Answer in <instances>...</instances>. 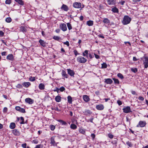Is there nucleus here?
I'll list each match as a JSON object with an SVG mask.
<instances>
[{"mask_svg": "<svg viewBox=\"0 0 148 148\" xmlns=\"http://www.w3.org/2000/svg\"><path fill=\"white\" fill-rule=\"evenodd\" d=\"M84 52L85 53V54L86 55V57H88V51L87 50H85V51H84Z\"/></svg>", "mask_w": 148, "mask_h": 148, "instance_id": "0e129e2a", "label": "nucleus"}, {"mask_svg": "<svg viewBox=\"0 0 148 148\" xmlns=\"http://www.w3.org/2000/svg\"><path fill=\"white\" fill-rule=\"evenodd\" d=\"M131 20V19L127 15L125 16L122 21V23L124 25H127L129 23Z\"/></svg>", "mask_w": 148, "mask_h": 148, "instance_id": "f257e3e1", "label": "nucleus"}, {"mask_svg": "<svg viewBox=\"0 0 148 148\" xmlns=\"http://www.w3.org/2000/svg\"><path fill=\"white\" fill-rule=\"evenodd\" d=\"M126 144L130 147H132V144L129 141L127 142Z\"/></svg>", "mask_w": 148, "mask_h": 148, "instance_id": "a18cd8bd", "label": "nucleus"}, {"mask_svg": "<svg viewBox=\"0 0 148 148\" xmlns=\"http://www.w3.org/2000/svg\"><path fill=\"white\" fill-rule=\"evenodd\" d=\"M11 3V0H6L5 1V3L6 4H10Z\"/></svg>", "mask_w": 148, "mask_h": 148, "instance_id": "09e8293b", "label": "nucleus"}, {"mask_svg": "<svg viewBox=\"0 0 148 148\" xmlns=\"http://www.w3.org/2000/svg\"><path fill=\"white\" fill-rule=\"evenodd\" d=\"M38 141L37 140L35 139L32 141V143L35 144H37L38 143Z\"/></svg>", "mask_w": 148, "mask_h": 148, "instance_id": "8fccbe9b", "label": "nucleus"}, {"mask_svg": "<svg viewBox=\"0 0 148 148\" xmlns=\"http://www.w3.org/2000/svg\"><path fill=\"white\" fill-rule=\"evenodd\" d=\"M71 128L73 129H75L77 128V126L74 124H71L70 125Z\"/></svg>", "mask_w": 148, "mask_h": 148, "instance_id": "2f4dec72", "label": "nucleus"}, {"mask_svg": "<svg viewBox=\"0 0 148 148\" xmlns=\"http://www.w3.org/2000/svg\"><path fill=\"white\" fill-rule=\"evenodd\" d=\"M94 55H95V58L96 59H98L99 58H100L99 56V55H98L95 53H94Z\"/></svg>", "mask_w": 148, "mask_h": 148, "instance_id": "69168bd1", "label": "nucleus"}, {"mask_svg": "<svg viewBox=\"0 0 148 148\" xmlns=\"http://www.w3.org/2000/svg\"><path fill=\"white\" fill-rule=\"evenodd\" d=\"M68 73L69 75L70 76H74V75L75 74V73L74 71L71 69H67Z\"/></svg>", "mask_w": 148, "mask_h": 148, "instance_id": "1a4fd4ad", "label": "nucleus"}, {"mask_svg": "<svg viewBox=\"0 0 148 148\" xmlns=\"http://www.w3.org/2000/svg\"><path fill=\"white\" fill-rule=\"evenodd\" d=\"M53 38L56 40H58L60 39V38L59 36H53Z\"/></svg>", "mask_w": 148, "mask_h": 148, "instance_id": "37998d69", "label": "nucleus"}, {"mask_svg": "<svg viewBox=\"0 0 148 148\" xmlns=\"http://www.w3.org/2000/svg\"><path fill=\"white\" fill-rule=\"evenodd\" d=\"M17 87L18 88H22L23 87V86L21 84H18L17 85Z\"/></svg>", "mask_w": 148, "mask_h": 148, "instance_id": "13d9d810", "label": "nucleus"}, {"mask_svg": "<svg viewBox=\"0 0 148 148\" xmlns=\"http://www.w3.org/2000/svg\"><path fill=\"white\" fill-rule=\"evenodd\" d=\"M38 88L40 90H43L45 88V85L43 83H40L39 85Z\"/></svg>", "mask_w": 148, "mask_h": 148, "instance_id": "412c9836", "label": "nucleus"}, {"mask_svg": "<svg viewBox=\"0 0 148 148\" xmlns=\"http://www.w3.org/2000/svg\"><path fill=\"white\" fill-rule=\"evenodd\" d=\"M83 113H84V115H90L92 114V112L90 110L86 109L83 112Z\"/></svg>", "mask_w": 148, "mask_h": 148, "instance_id": "2eb2a0df", "label": "nucleus"}, {"mask_svg": "<svg viewBox=\"0 0 148 148\" xmlns=\"http://www.w3.org/2000/svg\"><path fill=\"white\" fill-rule=\"evenodd\" d=\"M144 60H143V64L145 68H147L148 67V57H144Z\"/></svg>", "mask_w": 148, "mask_h": 148, "instance_id": "7ed1b4c3", "label": "nucleus"}, {"mask_svg": "<svg viewBox=\"0 0 148 148\" xmlns=\"http://www.w3.org/2000/svg\"><path fill=\"white\" fill-rule=\"evenodd\" d=\"M4 33L2 31H0V36L2 37L4 36Z\"/></svg>", "mask_w": 148, "mask_h": 148, "instance_id": "e2e57ef3", "label": "nucleus"}, {"mask_svg": "<svg viewBox=\"0 0 148 148\" xmlns=\"http://www.w3.org/2000/svg\"><path fill=\"white\" fill-rule=\"evenodd\" d=\"M39 42L41 46L43 47H45L46 45V43L43 40L40 39L39 40Z\"/></svg>", "mask_w": 148, "mask_h": 148, "instance_id": "5701e85b", "label": "nucleus"}, {"mask_svg": "<svg viewBox=\"0 0 148 148\" xmlns=\"http://www.w3.org/2000/svg\"><path fill=\"white\" fill-rule=\"evenodd\" d=\"M101 68H106L107 67V64L105 63H103L101 64Z\"/></svg>", "mask_w": 148, "mask_h": 148, "instance_id": "f704fd0d", "label": "nucleus"}, {"mask_svg": "<svg viewBox=\"0 0 148 148\" xmlns=\"http://www.w3.org/2000/svg\"><path fill=\"white\" fill-rule=\"evenodd\" d=\"M111 143L113 145H115V146H116V144L117 143V139H115L112 140L111 141Z\"/></svg>", "mask_w": 148, "mask_h": 148, "instance_id": "e433bc0d", "label": "nucleus"}, {"mask_svg": "<svg viewBox=\"0 0 148 148\" xmlns=\"http://www.w3.org/2000/svg\"><path fill=\"white\" fill-rule=\"evenodd\" d=\"M113 80L115 84H119V81L118 79L113 78Z\"/></svg>", "mask_w": 148, "mask_h": 148, "instance_id": "c9c22d12", "label": "nucleus"}, {"mask_svg": "<svg viewBox=\"0 0 148 148\" xmlns=\"http://www.w3.org/2000/svg\"><path fill=\"white\" fill-rule=\"evenodd\" d=\"M146 123L145 121H140L139 123V125L141 127H143L145 125Z\"/></svg>", "mask_w": 148, "mask_h": 148, "instance_id": "6ab92c4d", "label": "nucleus"}, {"mask_svg": "<svg viewBox=\"0 0 148 148\" xmlns=\"http://www.w3.org/2000/svg\"><path fill=\"white\" fill-rule=\"evenodd\" d=\"M79 132L80 133L83 134H84L85 133V130L82 129H80L79 130Z\"/></svg>", "mask_w": 148, "mask_h": 148, "instance_id": "ea45409f", "label": "nucleus"}, {"mask_svg": "<svg viewBox=\"0 0 148 148\" xmlns=\"http://www.w3.org/2000/svg\"><path fill=\"white\" fill-rule=\"evenodd\" d=\"M60 8L61 10H63L66 12L67 11L69 10V8L67 6L64 4L62 5Z\"/></svg>", "mask_w": 148, "mask_h": 148, "instance_id": "ddd939ff", "label": "nucleus"}, {"mask_svg": "<svg viewBox=\"0 0 148 148\" xmlns=\"http://www.w3.org/2000/svg\"><path fill=\"white\" fill-rule=\"evenodd\" d=\"M84 100L86 102H88L90 100V98L87 95H84L83 96Z\"/></svg>", "mask_w": 148, "mask_h": 148, "instance_id": "a211bd4d", "label": "nucleus"}, {"mask_svg": "<svg viewBox=\"0 0 148 148\" xmlns=\"http://www.w3.org/2000/svg\"><path fill=\"white\" fill-rule=\"evenodd\" d=\"M60 28L63 32L66 31L67 29L66 24L64 23L60 25Z\"/></svg>", "mask_w": 148, "mask_h": 148, "instance_id": "39448f33", "label": "nucleus"}, {"mask_svg": "<svg viewBox=\"0 0 148 148\" xmlns=\"http://www.w3.org/2000/svg\"><path fill=\"white\" fill-rule=\"evenodd\" d=\"M43 146L41 144L36 145L34 148H42Z\"/></svg>", "mask_w": 148, "mask_h": 148, "instance_id": "de8ad7c7", "label": "nucleus"}, {"mask_svg": "<svg viewBox=\"0 0 148 148\" xmlns=\"http://www.w3.org/2000/svg\"><path fill=\"white\" fill-rule=\"evenodd\" d=\"M12 133L15 136H18L20 135V132L17 129H15L12 131Z\"/></svg>", "mask_w": 148, "mask_h": 148, "instance_id": "f8f14e48", "label": "nucleus"}, {"mask_svg": "<svg viewBox=\"0 0 148 148\" xmlns=\"http://www.w3.org/2000/svg\"><path fill=\"white\" fill-rule=\"evenodd\" d=\"M62 75L63 77H64L66 78H68L69 76L66 73L65 71L64 70H62Z\"/></svg>", "mask_w": 148, "mask_h": 148, "instance_id": "aec40b11", "label": "nucleus"}, {"mask_svg": "<svg viewBox=\"0 0 148 148\" xmlns=\"http://www.w3.org/2000/svg\"><path fill=\"white\" fill-rule=\"evenodd\" d=\"M77 61L79 63H84L86 62L87 59L83 57L80 56L77 58Z\"/></svg>", "mask_w": 148, "mask_h": 148, "instance_id": "f03ea898", "label": "nucleus"}, {"mask_svg": "<svg viewBox=\"0 0 148 148\" xmlns=\"http://www.w3.org/2000/svg\"><path fill=\"white\" fill-rule=\"evenodd\" d=\"M22 147H23V148H26V146H27V144L26 143L22 144Z\"/></svg>", "mask_w": 148, "mask_h": 148, "instance_id": "bf43d9fd", "label": "nucleus"}, {"mask_svg": "<svg viewBox=\"0 0 148 148\" xmlns=\"http://www.w3.org/2000/svg\"><path fill=\"white\" fill-rule=\"evenodd\" d=\"M7 108L6 107H5L4 108L3 111L4 112H6L7 111Z\"/></svg>", "mask_w": 148, "mask_h": 148, "instance_id": "774afa93", "label": "nucleus"}, {"mask_svg": "<svg viewBox=\"0 0 148 148\" xmlns=\"http://www.w3.org/2000/svg\"><path fill=\"white\" fill-rule=\"evenodd\" d=\"M5 21L8 23H10L11 21V19L10 17H8L6 18Z\"/></svg>", "mask_w": 148, "mask_h": 148, "instance_id": "4c0bfd02", "label": "nucleus"}, {"mask_svg": "<svg viewBox=\"0 0 148 148\" xmlns=\"http://www.w3.org/2000/svg\"><path fill=\"white\" fill-rule=\"evenodd\" d=\"M15 124L14 123H11L10 124V129H13L15 128Z\"/></svg>", "mask_w": 148, "mask_h": 148, "instance_id": "cd10ccee", "label": "nucleus"}, {"mask_svg": "<svg viewBox=\"0 0 148 148\" xmlns=\"http://www.w3.org/2000/svg\"><path fill=\"white\" fill-rule=\"evenodd\" d=\"M108 137L111 139L112 138L114 137L113 135L110 133L108 134Z\"/></svg>", "mask_w": 148, "mask_h": 148, "instance_id": "603ef678", "label": "nucleus"}, {"mask_svg": "<svg viewBox=\"0 0 148 148\" xmlns=\"http://www.w3.org/2000/svg\"><path fill=\"white\" fill-rule=\"evenodd\" d=\"M63 43L64 44L66 45L67 47H69V43L68 41H66V42H63Z\"/></svg>", "mask_w": 148, "mask_h": 148, "instance_id": "864d4df0", "label": "nucleus"}, {"mask_svg": "<svg viewBox=\"0 0 148 148\" xmlns=\"http://www.w3.org/2000/svg\"><path fill=\"white\" fill-rule=\"evenodd\" d=\"M58 143H56L55 141V137L52 136L51 138V142L50 144L52 145L53 146H56L57 144Z\"/></svg>", "mask_w": 148, "mask_h": 148, "instance_id": "6e6552de", "label": "nucleus"}, {"mask_svg": "<svg viewBox=\"0 0 148 148\" xmlns=\"http://www.w3.org/2000/svg\"><path fill=\"white\" fill-rule=\"evenodd\" d=\"M93 21L89 20L87 22V24L89 26H91L93 25Z\"/></svg>", "mask_w": 148, "mask_h": 148, "instance_id": "c85d7f7f", "label": "nucleus"}, {"mask_svg": "<svg viewBox=\"0 0 148 148\" xmlns=\"http://www.w3.org/2000/svg\"><path fill=\"white\" fill-rule=\"evenodd\" d=\"M96 108L97 110H101L103 109L104 107L103 105L101 104L97 105Z\"/></svg>", "mask_w": 148, "mask_h": 148, "instance_id": "4468645a", "label": "nucleus"}, {"mask_svg": "<svg viewBox=\"0 0 148 148\" xmlns=\"http://www.w3.org/2000/svg\"><path fill=\"white\" fill-rule=\"evenodd\" d=\"M23 86L27 88L31 85V83L29 82H24L22 84Z\"/></svg>", "mask_w": 148, "mask_h": 148, "instance_id": "4be33fe9", "label": "nucleus"}, {"mask_svg": "<svg viewBox=\"0 0 148 148\" xmlns=\"http://www.w3.org/2000/svg\"><path fill=\"white\" fill-rule=\"evenodd\" d=\"M55 100L57 102H60L61 101V98L60 96H57L55 97Z\"/></svg>", "mask_w": 148, "mask_h": 148, "instance_id": "b1692460", "label": "nucleus"}, {"mask_svg": "<svg viewBox=\"0 0 148 148\" xmlns=\"http://www.w3.org/2000/svg\"><path fill=\"white\" fill-rule=\"evenodd\" d=\"M74 52L75 56H77V55L79 54L78 53L77 51L76 50H74Z\"/></svg>", "mask_w": 148, "mask_h": 148, "instance_id": "6e6d98bb", "label": "nucleus"}, {"mask_svg": "<svg viewBox=\"0 0 148 148\" xmlns=\"http://www.w3.org/2000/svg\"><path fill=\"white\" fill-rule=\"evenodd\" d=\"M68 101L70 104L72 103V99L71 97L70 96H69L67 97Z\"/></svg>", "mask_w": 148, "mask_h": 148, "instance_id": "c756f323", "label": "nucleus"}, {"mask_svg": "<svg viewBox=\"0 0 148 148\" xmlns=\"http://www.w3.org/2000/svg\"><path fill=\"white\" fill-rule=\"evenodd\" d=\"M82 4L80 2H75L73 3V7L76 8H79L81 7Z\"/></svg>", "mask_w": 148, "mask_h": 148, "instance_id": "423d86ee", "label": "nucleus"}, {"mask_svg": "<svg viewBox=\"0 0 148 148\" xmlns=\"http://www.w3.org/2000/svg\"><path fill=\"white\" fill-rule=\"evenodd\" d=\"M20 120L21 122H20V123L21 124H24L25 123L24 121V118L23 117H21L20 118Z\"/></svg>", "mask_w": 148, "mask_h": 148, "instance_id": "a19ab883", "label": "nucleus"}, {"mask_svg": "<svg viewBox=\"0 0 148 148\" xmlns=\"http://www.w3.org/2000/svg\"><path fill=\"white\" fill-rule=\"evenodd\" d=\"M6 58L8 60L13 61L14 59V57L13 56V54H10L7 56Z\"/></svg>", "mask_w": 148, "mask_h": 148, "instance_id": "9b49d317", "label": "nucleus"}, {"mask_svg": "<svg viewBox=\"0 0 148 148\" xmlns=\"http://www.w3.org/2000/svg\"><path fill=\"white\" fill-rule=\"evenodd\" d=\"M15 1L21 5H24L23 2L22 0H15Z\"/></svg>", "mask_w": 148, "mask_h": 148, "instance_id": "7c9ffc66", "label": "nucleus"}, {"mask_svg": "<svg viewBox=\"0 0 148 148\" xmlns=\"http://www.w3.org/2000/svg\"><path fill=\"white\" fill-rule=\"evenodd\" d=\"M26 103H28L29 104H31L33 103L34 100L29 98H27L25 100Z\"/></svg>", "mask_w": 148, "mask_h": 148, "instance_id": "9d476101", "label": "nucleus"}, {"mask_svg": "<svg viewBox=\"0 0 148 148\" xmlns=\"http://www.w3.org/2000/svg\"><path fill=\"white\" fill-rule=\"evenodd\" d=\"M50 128L52 131H53L55 128V127L54 125H50Z\"/></svg>", "mask_w": 148, "mask_h": 148, "instance_id": "49530a36", "label": "nucleus"}, {"mask_svg": "<svg viewBox=\"0 0 148 148\" xmlns=\"http://www.w3.org/2000/svg\"><path fill=\"white\" fill-rule=\"evenodd\" d=\"M57 121L60 122L62 125H66L67 124V123L65 121L61 120H58Z\"/></svg>", "mask_w": 148, "mask_h": 148, "instance_id": "a878e982", "label": "nucleus"}, {"mask_svg": "<svg viewBox=\"0 0 148 148\" xmlns=\"http://www.w3.org/2000/svg\"><path fill=\"white\" fill-rule=\"evenodd\" d=\"M6 52L5 51H4L1 53V55L2 56H4L6 55Z\"/></svg>", "mask_w": 148, "mask_h": 148, "instance_id": "338daca9", "label": "nucleus"}, {"mask_svg": "<svg viewBox=\"0 0 148 148\" xmlns=\"http://www.w3.org/2000/svg\"><path fill=\"white\" fill-rule=\"evenodd\" d=\"M117 76L119 77L121 79H122L124 78L123 75L120 73H118L117 74Z\"/></svg>", "mask_w": 148, "mask_h": 148, "instance_id": "58836bf2", "label": "nucleus"}, {"mask_svg": "<svg viewBox=\"0 0 148 148\" xmlns=\"http://www.w3.org/2000/svg\"><path fill=\"white\" fill-rule=\"evenodd\" d=\"M117 102L118 105L119 106L121 105L122 104V102L120 100H117Z\"/></svg>", "mask_w": 148, "mask_h": 148, "instance_id": "3c124183", "label": "nucleus"}, {"mask_svg": "<svg viewBox=\"0 0 148 148\" xmlns=\"http://www.w3.org/2000/svg\"><path fill=\"white\" fill-rule=\"evenodd\" d=\"M103 23L105 24H108L110 23V20L108 19L107 18H104L103 20Z\"/></svg>", "mask_w": 148, "mask_h": 148, "instance_id": "bb28decb", "label": "nucleus"}, {"mask_svg": "<svg viewBox=\"0 0 148 148\" xmlns=\"http://www.w3.org/2000/svg\"><path fill=\"white\" fill-rule=\"evenodd\" d=\"M91 136L92 137V139L94 140V139L95 138V135L94 134H92L91 135Z\"/></svg>", "mask_w": 148, "mask_h": 148, "instance_id": "680f3d73", "label": "nucleus"}, {"mask_svg": "<svg viewBox=\"0 0 148 148\" xmlns=\"http://www.w3.org/2000/svg\"><path fill=\"white\" fill-rule=\"evenodd\" d=\"M107 3L109 5H114L115 4L116 0H108Z\"/></svg>", "mask_w": 148, "mask_h": 148, "instance_id": "dca6fc26", "label": "nucleus"}, {"mask_svg": "<svg viewBox=\"0 0 148 148\" xmlns=\"http://www.w3.org/2000/svg\"><path fill=\"white\" fill-rule=\"evenodd\" d=\"M21 30L22 32L24 33L26 31V29L24 27L21 26Z\"/></svg>", "mask_w": 148, "mask_h": 148, "instance_id": "72a5a7b5", "label": "nucleus"}, {"mask_svg": "<svg viewBox=\"0 0 148 148\" xmlns=\"http://www.w3.org/2000/svg\"><path fill=\"white\" fill-rule=\"evenodd\" d=\"M111 10L114 13H118L119 12V10L116 7H114L112 8Z\"/></svg>", "mask_w": 148, "mask_h": 148, "instance_id": "393cba45", "label": "nucleus"}, {"mask_svg": "<svg viewBox=\"0 0 148 148\" xmlns=\"http://www.w3.org/2000/svg\"><path fill=\"white\" fill-rule=\"evenodd\" d=\"M105 80V82L107 84H111L113 82L112 80L110 78L106 79Z\"/></svg>", "mask_w": 148, "mask_h": 148, "instance_id": "f3484780", "label": "nucleus"}, {"mask_svg": "<svg viewBox=\"0 0 148 148\" xmlns=\"http://www.w3.org/2000/svg\"><path fill=\"white\" fill-rule=\"evenodd\" d=\"M67 25L68 29L69 30H70L72 29V27L70 23H67Z\"/></svg>", "mask_w": 148, "mask_h": 148, "instance_id": "473e14b6", "label": "nucleus"}, {"mask_svg": "<svg viewBox=\"0 0 148 148\" xmlns=\"http://www.w3.org/2000/svg\"><path fill=\"white\" fill-rule=\"evenodd\" d=\"M35 78L34 77H31L30 78H29V80L30 81L33 82L35 80Z\"/></svg>", "mask_w": 148, "mask_h": 148, "instance_id": "c03bdc74", "label": "nucleus"}, {"mask_svg": "<svg viewBox=\"0 0 148 148\" xmlns=\"http://www.w3.org/2000/svg\"><path fill=\"white\" fill-rule=\"evenodd\" d=\"M65 90V88L64 87H61L59 89V90H60L61 92H63Z\"/></svg>", "mask_w": 148, "mask_h": 148, "instance_id": "5fc2aeb1", "label": "nucleus"}, {"mask_svg": "<svg viewBox=\"0 0 148 148\" xmlns=\"http://www.w3.org/2000/svg\"><path fill=\"white\" fill-rule=\"evenodd\" d=\"M123 112L125 113L132 112V111L131 110L130 108V106H125L122 109Z\"/></svg>", "mask_w": 148, "mask_h": 148, "instance_id": "20e7f679", "label": "nucleus"}, {"mask_svg": "<svg viewBox=\"0 0 148 148\" xmlns=\"http://www.w3.org/2000/svg\"><path fill=\"white\" fill-rule=\"evenodd\" d=\"M93 118H90V119H89V120H88L87 121L88 122H90L91 123H92L93 122Z\"/></svg>", "mask_w": 148, "mask_h": 148, "instance_id": "4d7b16f0", "label": "nucleus"}, {"mask_svg": "<svg viewBox=\"0 0 148 148\" xmlns=\"http://www.w3.org/2000/svg\"><path fill=\"white\" fill-rule=\"evenodd\" d=\"M138 99L139 100L141 101H143L144 100V98L142 96H139L138 98Z\"/></svg>", "mask_w": 148, "mask_h": 148, "instance_id": "052dcab7", "label": "nucleus"}, {"mask_svg": "<svg viewBox=\"0 0 148 148\" xmlns=\"http://www.w3.org/2000/svg\"><path fill=\"white\" fill-rule=\"evenodd\" d=\"M16 110L21 112L23 113H25V111L24 109L23 108H21L20 107L18 106H16L15 107Z\"/></svg>", "mask_w": 148, "mask_h": 148, "instance_id": "0eeeda50", "label": "nucleus"}, {"mask_svg": "<svg viewBox=\"0 0 148 148\" xmlns=\"http://www.w3.org/2000/svg\"><path fill=\"white\" fill-rule=\"evenodd\" d=\"M131 70L132 72L135 73L136 72L138 71L137 69L136 68H132L131 69Z\"/></svg>", "mask_w": 148, "mask_h": 148, "instance_id": "79ce46f5", "label": "nucleus"}]
</instances>
